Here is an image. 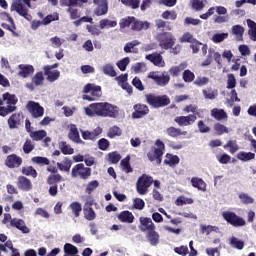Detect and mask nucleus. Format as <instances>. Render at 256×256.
I'll use <instances>...</instances> for the list:
<instances>
[{
	"label": "nucleus",
	"mask_w": 256,
	"mask_h": 256,
	"mask_svg": "<svg viewBox=\"0 0 256 256\" xmlns=\"http://www.w3.org/2000/svg\"><path fill=\"white\" fill-rule=\"evenodd\" d=\"M94 5L97 7L94 9V15L96 17H103L109 13V1L108 0H93Z\"/></svg>",
	"instance_id": "9b49d317"
},
{
	"label": "nucleus",
	"mask_w": 256,
	"mask_h": 256,
	"mask_svg": "<svg viewBox=\"0 0 256 256\" xmlns=\"http://www.w3.org/2000/svg\"><path fill=\"white\" fill-rule=\"evenodd\" d=\"M134 112L132 113V119H143L146 115H149V106L146 104L138 103L133 106Z\"/></svg>",
	"instance_id": "ddd939ff"
},
{
	"label": "nucleus",
	"mask_w": 256,
	"mask_h": 256,
	"mask_svg": "<svg viewBox=\"0 0 256 256\" xmlns=\"http://www.w3.org/2000/svg\"><path fill=\"white\" fill-rule=\"evenodd\" d=\"M64 253L68 256H79L77 253H79V249L77 247L73 246L71 243H66L64 245Z\"/></svg>",
	"instance_id": "58836bf2"
},
{
	"label": "nucleus",
	"mask_w": 256,
	"mask_h": 256,
	"mask_svg": "<svg viewBox=\"0 0 256 256\" xmlns=\"http://www.w3.org/2000/svg\"><path fill=\"white\" fill-rule=\"evenodd\" d=\"M211 117H213V119H216V121H223L227 119L228 115L224 109L213 108L211 110Z\"/></svg>",
	"instance_id": "cd10ccee"
},
{
	"label": "nucleus",
	"mask_w": 256,
	"mask_h": 256,
	"mask_svg": "<svg viewBox=\"0 0 256 256\" xmlns=\"http://www.w3.org/2000/svg\"><path fill=\"white\" fill-rule=\"evenodd\" d=\"M238 198L243 205H253V203H255V199H253V197L249 196L247 193H240Z\"/></svg>",
	"instance_id": "a18cd8bd"
},
{
	"label": "nucleus",
	"mask_w": 256,
	"mask_h": 256,
	"mask_svg": "<svg viewBox=\"0 0 256 256\" xmlns=\"http://www.w3.org/2000/svg\"><path fill=\"white\" fill-rule=\"evenodd\" d=\"M193 198H185V196H179L176 199V205L182 207V205H192Z\"/></svg>",
	"instance_id": "052dcab7"
},
{
	"label": "nucleus",
	"mask_w": 256,
	"mask_h": 256,
	"mask_svg": "<svg viewBox=\"0 0 256 256\" xmlns=\"http://www.w3.org/2000/svg\"><path fill=\"white\" fill-rule=\"evenodd\" d=\"M107 157H108V161L113 165H117V163L121 161V154H119V152L117 151L108 153Z\"/></svg>",
	"instance_id": "8fccbe9b"
},
{
	"label": "nucleus",
	"mask_w": 256,
	"mask_h": 256,
	"mask_svg": "<svg viewBox=\"0 0 256 256\" xmlns=\"http://www.w3.org/2000/svg\"><path fill=\"white\" fill-rule=\"evenodd\" d=\"M179 161V156L167 153L166 159L164 160V165L175 167V165H179Z\"/></svg>",
	"instance_id": "c756f323"
},
{
	"label": "nucleus",
	"mask_w": 256,
	"mask_h": 256,
	"mask_svg": "<svg viewBox=\"0 0 256 256\" xmlns=\"http://www.w3.org/2000/svg\"><path fill=\"white\" fill-rule=\"evenodd\" d=\"M17 111V107L12 106H0V117H7V115L11 113H15Z\"/></svg>",
	"instance_id": "13d9d810"
},
{
	"label": "nucleus",
	"mask_w": 256,
	"mask_h": 256,
	"mask_svg": "<svg viewBox=\"0 0 256 256\" xmlns=\"http://www.w3.org/2000/svg\"><path fill=\"white\" fill-rule=\"evenodd\" d=\"M145 59L153 63L155 67H165V61L160 53L154 52L152 54L146 55Z\"/></svg>",
	"instance_id": "f3484780"
},
{
	"label": "nucleus",
	"mask_w": 256,
	"mask_h": 256,
	"mask_svg": "<svg viewBox=\"0 0 256 256\" xmlns=\"http://www.w3.org/2000/svg\"><path fill=\"white\" fill-rule=\"evenodd\" d=\"M22 149L25 155H29V153H31L35 149V144H33V141L31 139H26Z\"/></svg>",
	"instance_id": "3c124183"
},
{
	"label": "nucleus",
	"mask_w": 256,
	"mask_h": 256,
	"mask_svg": "<svg viewBox=\"0 0 256 256\" xmlns=\"http://www.w3.org/2000/svg\"><path fill=\"white\" fill-rule=\"evenodd\" d=\"M68 137L70 141H73V143L83 144V140H81V137L79 136V129L77 128V125L70 124V130L68 133Z\"/></svg>",
	"instance_id": "aec40b11"
},
{
	"label": "nucleus",
	"mask_w": 256,
	"mask_h": 256,
	"mask_svg": "<svg viewBox=\"0 0 256 256\" xmlns=\"http://www.w3.org/2000/svg\"><path fill=\"white\" fill-rule=\"evenodd\" d=\"M61 181H63L61 174H50L47 177L46 183L47 185H57V183H61Z\"/></svg>",
	"instance_id": "a19ab883"
},
{
	"label": "nucleus",
	"mask_w": 256,
	"mask_h": 256,
	"mask_svg": "<svg viewBox=\"0 0 256 256\" xmlns=\"http://www.w3.org/2000/svg\"><path fill=\"white\" fill-rule=\"evenodd\" d=\"M122 131L119 126H113L109 129L107 135L110 139H115V137H121Z\"/></svg>",
	"instance_id": "864d4df0"
},
{
	"label": "nucleus",
	"mask_w": 256,
	"mask_h": 256,
	"mask_svg": "<svg viewBox=\"0 0 256 256\" xmlns=\"http://www.w3.org/2000/svg\"><path fill=\"white\" fill-rule=\"evenodd\" d=\"M117 219L120 221V223L131 224L135 221V216L133 215V212L124 210L117 215Z\"/></svg>",
	"instance_id": "412c9836"
},
{
	"label": "nucleus",
	"mask_w": 256,
	"mask_h": 256,
	"mask_svg": "<svg viewBox=\"0 0 256 256\" xmlns=\"http://www.w3.org/2000/svg\"><path fill=\"white\" fill-rule=\"evenodd\" d=\"M130 161H131V156H126L120 162L122 170L125 171L126 173H133V168L131 167Z\"/></svg>",
	"instance_id": "ea45409f"
},
{
	"label": "nucleus",
	"mask_w": 256,
	"mask_h": 256,
	"mask_svg": "<svg viewBox=\"0 0 256 256\" xmlns=\"http://www.w3.org/2000/svg\"><path fill=\"white\" fill-rule=\"evenodd\" d=\"M146 237L150 245H159V233H157V231L151 230L150 232L147 233Z\"/></svg>",
	"instance_id": "c9c22d12"
},
{
	"label": "nucleus",
	"mask_w": 256,
	"mask_h": 256,
	"mask_svg": "<svg viewBox=\"0 0 256 256\" xmlns=\"http://www.w3.org/2000/svg\"><path fill=\"white\" fill-rule=\"evenodd\" d=\"M44 75L46 76L49 83H55L59 77H61V72L59 70H50L49 68L43 67Z\"/></svg>",
	"instance_id": "5701e85b"
},
{
	"label": "nucleus",
	"mask_w": 256,
	"mask_h": 256,
	"mask_svg": "<svg viewBox=\"0 0 256 256\" xmlns=\"http://www.w3.org/2000/svg\"><path fill=\"white\" fill-rule=\"evenodd\" d=\"M43 81H45V76H43L42 72H37L32 78V83L36 87L43 85Z\"/></svg>",
	"instance_id": "6e6d98bb"
},
{
	"label": "nucleus",
	"mask_w": 256,
	"mask_h": 256,
	"mask_svg": "<svg viewBox=\"0 0 256 256\" xmlns=\"http://www.w3.org/2000/svg\"><path fill=\"white\" fill-rule=\"evenodd\" d=\"M245 33V28L241 25L232 26V34L235 35L237 41H243V34Z\"/></svg>",
	"instance_id": "473e14b6"
},
{
	"label": "nucleus",
	"mask_w": 256,
	"mask_h": 256,
	"mask_svg": "<svg viewBox=\"0 0 256 256\" xmlns=\"http://www.w3.org/2000/svg\"><path fill=\"white\" fill-rule=\"evenodd\" d=\"M202 93L205 99L213 100L217 97V92H215L213 88H206L202 90Z\"/></svg>",
	"instance_id": "e2e57ef3"
},
{
	"label": "nucleus",
	"mask_w": 256,
	"mask_h": 256,
	"mask_svg": "<svg viewBox=\"0 0 256 256\" xmlns=\"http://www.w3.org/2000/svg\"><path fill=\"white\" fill-rule=\"evenodd\" d=\"M97 187H99V181L93 180L86 185L85 191L88 195H91V193H93V191H95V189H97Z\"/></svg>",
	"instance_id": "338daca9"
},
{
	"label": "nucleus",
	"mask_w": 256,
	"mask_h": 256,
	"mask_svg": "<svg viewBox=\"0 0 256 256\" xmlns=\"http://www.w3.org/2000/svg\"><path fill=\"white\" fill-rule=\"evenodd\" d=\"M120 2L130 9H139V5H141V0H120Z\"/></svg>",
	"instance_id": "49530a36"
},
{
	"label": "nucleus",
	"mask_w": 256,
	"mask_h": 256,
	"mask_svg": "<svg viewBox=\"0 0 256 256\" xmlns=\"http://www.w3.org/2000/svg\"><path fill=\"white\" fill-rule=\"evenodd\" d=\"M248 27L250 30L248 31V35H250V39L252 41H256V23L253 20H247Z\"/></svg>",
	"instance_id": "09e8293b"
},
{
	"label": "nucleus",
	"mask_w": 256,
	"mask_h": 256,
	"mask_svg": "<svg viewBox=\"0 0 256 256\" xmlns=\"http://www.w3.org/2000/svg\"><path fill=\"white\" fill-rule=\"evenodd\" d=\"M229 37V33H216L212 36L213 43H223Z\"/></svg>",
	"instance_id": "680f3d73"
},
{
	"label": "nucleus",
	"mask_w": 256,
	"mask_h": 256,
	"mask_svg": "<svg viewBox=\"0 0 256 256\" xmlns=\"http://www.w3.org/2000/svg\"><path fill=\"white\" fill-rule=\"evenodd\" d=\"M176 41L175 36L169 32H164L158 36L159 47L165 49V51L173 49Z\"/></svg>",
	"instance_id": "6e6552de"
},
{
	"label": "nucleus",
	"mask_w": 256,
	"mask_h": 256,
	"mask_svg": "<svg viewBox=\"0 0 256 256\" xmlns=\"http://www.w3.org/2000/svg\"><path fill=\"white\" fill-rule=\"evenodd\" d=\"M222 217L226 223L232 225V227H245L247 222L241 216L237 215L235 212L224 211L222 212Z\"/></svg>",
	"instance_id": "39448f33"
},
{
	"label": "nucleus",
	"mask_w": 256,
	"mask_h": 256,
	"mask_svg": "<svg viewBox=\"0 0 256 256\" xmlns=\"http://www.w3.org/2000/svg\"><path fill=\"white\" fill-rule=\"evenodd\" d=\"M10 225L11 227H16V229L22 231L25 234L29 233L30 231L27 225H25V221L23 219L13 218L10 220Z\"/></svg>",
	"instance_id": "b1692460"
},
{
	"label": "nucleus",
	"mask_w": 256,
	"mask_h": 256,
	"mask_svg": "<svg viewBox=\"0 0 256 256\" xmlns=\"http://www.w3.org/2000/svg\"><path fill=\"white\" fill-rule=\"evenodd\" d=\"M184 113H193L187 116H177L174 121L179 125V127H189L197 121V117H201L199 113V107L197 105L189 104L183 109Z\"/></svg>",
	"instance_id": "f03ea898"
},
{
	"label": "nucleus",
	"mask_w": 256,
	"mask_h": 256,
	"mask_svg": "<svg viewBox=\"0 0 256 256\" xmlns=\"http://www.w3.org/2000/svg\"><path fill=\"white\" fill-rule=\"evenodd\" d=\"M138 45H141V42L139 40H133L126 43L124 46V53H137V49L135 50V47H137Z\"/></svg>",
	"instance_id": "f704fd0d"
},
{
	"label": "nucleus",
	"mask_w": 256,
	"mask_h": 256,
	"mask_svg": "<svg viewBox=\"0 0 256 256\" xmlns=\"http://www.w3.org/2000/svg\"><path fill=\"white\" fill-rule=\"evenodd\" d=\"M153 185V177L143 174L140 176L136 183V190L139 195H147L149 187Z\"/></svg>",
	"instance_id": "423d86ee"
},
{
	"label": "nucleus",
	"mask_w": 256,
	"mask_h": 256,
	"mask_svg": "<svg viewBox=\"0 0 256 256\" xmlns=\"http://www.w3.org/2000/svg\"><path fill=\"white\" fill-rule=\"evenodd\" d=\"M2 99L4 103H6L7 107H17L15 105H17V103L19 102L17 96L9 92L2 94Z\"/></svg>",
	"instance_id": "393cba45"
},
{
	"label": "nucleus",
	"mask_w": 256,
	"mask_h": 256,
	"mask_svg": "<svg viewBox=\"0 0 256 256\" xmlns=\"http://www.w3.org/2000/svg\"><path fill=\"white\" fill-rule=\"evenodd\" d=\"M129 63H131V59H129V57H125L123 59H121L120 61H118L116 63L118 69H120V71H126L127 70V65H129Z\"/></svg>",
	"instance_id": "0e129e2a"
},
{
	"label": "nucleus",
	"mask_w": 256,
	"mask_h": 256,
	"mask_svg": "<svg viewBox=\"0 0 256 256\" xmlns=\"http://www.w3.org/2000/svg\"><path fill=\"white\" fill-rule=\"evenodd\" d=\"M166 133L168 137L177 138L180 137V135H187V131H181V128H175L173 126H170L166 129Z\"/></svg>",
	"instance_id": "c85d7f7f"
},
{
	"label": "nucleus",
	"mask_w": 256,
	"mask_h": 256,
	"mask_svg": "<svg viewBox=\"0 0 256 256\" xmlns=\"http://www.w3.org/2000/svg\"><path fill=\"white\" fill-rule=\"evenodd\" d=\"M214 131L216 132L217 135L221 136V135H224V133H229V128L217 122L214 124Z\"/></svg>",
	"instance_id": "603ef678"
},
{
	"label": "nucleus",
	"mask_w": 256,
	"mask_h": 256,
	"mask_svg": "<svg viewBox=\"0 0 256 256\" xmlns=\"http://www.w3.org/2000/svg\"><path fill=\"white\" fill-rule=\"evenodd\" d=\"M71 165H73V162L69 160V158H65L62 163H57V167L60 171H66L69 172L71 170Z\"/></svg>",
	"instance_id": "c03bdc74"
},
{
	"label": "nucleus",
	"mask_w": 256,
	"mask_h": 256,
	"mask_svg": "<svg viewBox=\"0 0 256 256\" xmlns=\"http://www.w3.org/2000/svg\"><path fill=\"white\" fill-rule=\"evenodd\" d=\"M191 185L198 191H207V183L202 178L192 177L191 178Z\"/></svg>",
	"instance_id": "bb28decb"
},
{
	"label": "nucleus",
	"mask_w": 256,
	"mask_h": 256,
	"mask_svg": "<svg viewBox=\"0 0 256 256\" xmlns=\"http://www.w3.org/2000/svg\"><path fill=\"white\" fill-rule=\"evenodd\" d=\"M148 79H153L156 85H159L160 87H165L166 85H169V82L171 81V76L165 73H163L162 76H159L157 75V72H150L148 74Z\"/></svg>",
	"instance_id": "f8f14e48"
},
{
	"label": "nucleus",
	"mask_w": 256,
	"mask_h": 256,
	"mask_svg": "<svg viewBox=\"0 0 256 256\" xmlns=\"http://www.w3.org/2000/svg\"><path fill=\"white\" fill-rule=\"evenodd\" d=\"M71 176L74 179H77V177H79V179H82L83 181H87V179H89V177H91V168L85 167V164H83V163L76 164L72 168Z\"/></svg>",
	"instance_id": "0eeeda50"
},
{
	"label": "nucleus",
	"mask_w": 256,
	"mask_h": 256,
	"mask_svg": "<svg viewBox=\"0 0 256 256\" xmlns=\"http://www.w3.org/2000/svg\"><path fill=\"white\" fill-rule=\"evenodd\" d=\"M52 21H59V13L47 15L42 20V25H49Z\"/></svg>",
	"instance_id": "69168bd1"
},
{
	"label": "nucleus",
	"mask_w": 256,
	"mask_h": 256,
	"mask_svg": "<svg viewBox=\"0 0 256 256\" xmlns=\"http://www.w3.org/2000/svg\"><path fill=\"white\" fill-rule=\"evenodd\" d=\"M151 27V23L147 21H141V20H136L134 17V21L132 22L131 25V30L132 31H147Z\"/></svg>",
	"instance_id": "4be33fe9"
},
{
	"label": "nucleus",
	"mask_w": 256,
	"mask_h": 256,
	"mask_svg": "<svg viewBox=\"0 0 256 256\" xmlns=\"http://www.w3.org/2000/svg\"><path fill=\"white\" fill-rule=\"evenodd\" d=\"M84 218L87 221H95L97 219V213L93 210V203L86 202L83 207Z\"/></svg>",
	"instance_id": "a211bd4d"
},
{
	"label": "nucleus",
	"mask_w": 256,
	"mask_h": 256,
	"mask_svg": "<svg viewBox=\"0 0 256 256\" xmlns=\"http://www.w3.org/2000/svg\"><path fill=\"white\" fill-rule=\"evenodd\" d=\"M85 113L88 117H110L115 119L119 115V108L109 102L92 103L85 108Z\"/></svg>",
	"instance_id": "f257e3e1"
},
{
	"label": "nucleus",
	"mask_w": 256,
	"mask_h": 256,
	"mask_svg": "<svg viewBox=\"0 0 256 256\" xmlns=\"http://www.w3.org/2000/svg\"><path fill=\"white\" fill-rule=\"evenodd\" d=\"M19 69L20 77L27 78L29 77V75H33V73H35V68L33 67V65L20 64Z\"/></svg>",
	"instance_id": "a878e982"
},
{
	"label": "nucleus",
	"mask_w": 256,
	"mask_h": 256,
	"mask_svg": "<svg viewBox=\"0 0 256 256\" xmlns=\"http://www.w3.org/2000/svg\"><path fill=\"white\" fill-rule=\"evenodd\" d=\"M27 111L32 115L33 119H41L45 115V108L39 102L29 101L26 105Z\"/></svg>",
	"instance_id": "1a4fd4ad"
},
{
	"label": "nucleus",
	"mask_w": 256,
	"mask_h": 256,
	"mask_svg": "<svg viewBox=\"0 0 256 256\" xmlns=\"http://www.w3.org/2000/svg\"><path fill=\"white\" fill-rule=\"evenodd\" d=\"M30 137L32 138V141H43L45 137H47V131L45 130H36L30 132Z\"/></svg>",
	"instance_id": "72a5a7b5"
},
{
	"label": "nucleus",
	"mask_w": 256,
	"mask_h": 256,
	"mask_svg": "<svg viewBox=\"0 0 256 256\" xmlns=\"http://www.w3.org/2000/svg\"><path fill=\"white\" fill-rule=\"evenodd\" d=\"M5 165L9 169H17L18 167H21V165H23V158H21V156H18L17 154L8 155L5 160Z\"/></svg>",
	"instance_id": "2eb2a0df"
},
{
	"label": "nucleus",
	"mask_w": 256,
	"mask_h": 256,
	"mask_svg": "<svg viewBox=\"0 0 256 256\" xmlns=\"http://www.w3.org/2000/svg\"><path fill=\"white\" fill-rule=\"evenodd\" d=\"M139 226L138 228L140 229V231H142V233L145 232H151V231H155L156 226L155 223H153V220L150 217H143L141 216L139 218Z\"/></svg>",
	"instance_id": "4468645a"
},
{
	"label": "nucleus",
	"mask_w": 256,
	"mask_h": 256,
	"mask_svg": "<svg viewBox=\"0 0 256 256\" xmlns=\"http://www.w3.org/2000/svg\"><path fill=\"white\" fill-rule=\"evenodd\" d=\"M102 71L104 75H108L109 77H117V72L115 71V68L111 64H105L102 67Z\"/></svg>",
	"instance_id": "de8ad7c7"
},
{
	"label": "nucleus",
	"mask_w": 256,
	"mask_h": 256,
	"mask_svg": "<svg viewBox=\"0 0 256 256\" xmlns=\"http://www.w3.org/2000/svg\"><path fill=\"white\" fill-rule=\"evenodd\" d=\"M155 146L152 147L151 150L147 153V157L149 161H156L157 165H161L163 161V155L165 153V143L161 141V139H157L155 141Z\"/></svg>",
	"instance_id": "7ed1b4c3"
},
{
	"label": "nucleus",
	"mask_w": 256,
	"mask_h": 256,
	"mask_svg": "<svg viewBox=\"0 0 256 256\" xmlns=\"http://www.w3.org/2000/svg\"><path fill=\"white\" fill-rule=\"evenodd\" d=\"M25 117L21 113H14L8 118L9 129H19L20 125H23Z\"/></svg>",
	"instance_id": "dca6fc26"
},
{
	"label": "nucleus",
	"mask_w": 256,
	"mask_h": 256,
	"mask_svg": "<svg viewBox=\"0 0 256 256\" xmlns=\"http://www.w3.org/2000/svg\"><path fill=\"white\" fill-rule=\"evenodd\" d=\"M182 79L185 83H193L195 81V73L191 70H184Z\"/></svg>",
	"instance_id": "4d7b16f0"
},
{
	"label": "nucleus",
	"mask_w": 256,
	"mask_h": 256,
	"mask_svg": "<svg viewBox=\"0 0 256 256\" xmlns=\"http://www.w3.org/2000/svg\"><path fill=\"white\" fill-rule=\"evenodd\" d=\"M183 69H185V66H183V64H180L179 66H172L169 69V73L172 77H179V75H181V71H183Z\"/></svg>",
	"instance_id": "bf43d9fd"
},
{
	"label": "nucleus",
	"mask_w": 256,
	"mask_h": 256,
	"mask_svg": "<svg viewBox=\"0 0 256 256\" xmlns=\"http://www.w3.org/2000/svg\"><path fill=\"white\" fill-rule=\"evenodd\" d=\"M230 245H231L232 247H235V249L241 250V249H243V247H245V242H243V241H241V240H238L236 237L233 236V237L230 239Z\"/></svg>",
	"instance_id": "774afa93"
},
{
	"label": "nucleus",
	"mask_w": 256,
	"mask_h": 256,
	"mask_svg": "<svg viewBox=\"0 0 256 256\" xmlns=\"http://www.w3.org/2000/svg\"><path fill=\"white\" fill-rule=\"evenodd\" d=\"M22 175H26V177H33V179H37V170L34 169L33 166H25L21 169Z\"/></svg>",
	"instance_id": "e433bc0d"
},
{
	"label": "nucleus",
	"mask_w": 256,
	"mask_h": 256,
	"mask_svg": "<svg viewBox=\"0 0 256 256\" xmlns=\"http://www.w3.org/2000/svg\"><path fill=\"white\" fill-rule=\"evenodd\" d=\"M11 9L13 11H16L20 17H24L26 21H31L33 19V16L29 14V10L23 5V0H16L15 2L12 3Z\"/></svg>",
	"instance_id": "9d476101"
},
{
	"label": "nucleus",
	"mask_w": 256,
	"mask_h": 256,
	"mask_svg": "<svg viewBox=\"0 0 256 256\" xmlns=\"http://www.w3.org/2000/svg\"><path fill=\"white\" fill-rule=\"evenodd\" d=\"M99 27L100 29H111L113 27H117V21L105 18L100 20Z\"/></svg>",
	"instance_id": "4c0bfd02"
},
{
	"label": "nucleus",
	"mask_w": 256,
	"mask_h": 256,
	"mask_svg": "<svg viewBox=\"0 0 256 256\" xmlns=\"http://www.w3.org/2000/svg\"><path fill=\"white\" fill-rule=\"evenodd\" d=\"M17 187L20 191H31L33 184L31 180L25 176H19L17 181Z\"/></svg>",
	"instance_id": "6ab92c4d"
},
{
	"label": "nucleus",
	"mask_w": 256,
	"mask_h": 256,
	"mask_svg": "<svg viewBox=\"0 0 256 256\" xmlns=\"http://www.w3.org/2000/svg\"><path fill=\"white\" fill-rule=\"evenodd\" d=\"M237 159L239 161H242L244 163H246L247 161H253V159H255V153L253 152H245V151H240L237 154Z\"/></svg>",
	"instance_id": "7c9ffc66"
},
{
	"label": "nucleus",
	"mask_w": 256,
	"mask_h": 256,
	"mask_svg": "<svg viewBox=\"0 0 256 256\" xmlns=\"http://www.w3.org/2000/svg\"><path fill=\"white\" fill-rule=\"evenodd\" d=\"M69 209H71L72 214L74 215V217L79 218L81 217V211H83V206L81 205L80 202H72L69 205Z\"/></svg>",
	"instance_id": "2f4dec72"
},
{
	"label": "nucleus",
	"mask_w": 256,
	"mask_h": 256,
	"mask_svg": "<svg viewBox=\"0 0 256 256\" xmlns=\"http://www.w3.org/2000/svg\"><path fill=\"white\" fill-rule=\"evenodd\" d=\"M146 103L154 109H161V107H167L171 105V99L167 95L157 96L155 94H145Z\"/></svg>",
	"instance_id": "20e7f679"
},
{
	"label": "nucleus",
	"mask_w": 256,
	"mask_h": 256,
	"mask_svg": "<svg viewBox=\"0 0 256 256\" xmlns=\"http://www.w3.org/2000/svg\"><path fill=\"white\" fill-rule=\"evenodd\" d=\"M225 149H230V153L233 155L239 151V145L236 141L229 140L224 146Z\"/></svg>",
	"instance_id": "5fc2aeb1"
},
{
	"label": "nucleus",
	"mask_w": 256,
	"mask_h": 256,
	"mask_svg": "<svg viewBox=\"0 0 256 256\" xmlns=\"http://www.w3.org/2000/svg\"><path fill=\"white\" fill-rule=\"evenodd\" d=\"M31 161L32 163H36V165H40L41 167L51 164L49 158L43 156H34L32 157Z\"/></svg>",
	"instance_id": "79ce46f5"
},
{
	"label": "nucleus",
	"mask_w": 256,
	"mask_h": 256,
	"mask_svg": "<svg viewBox=\"0 0 256 256\" xmlns=\"http://www.w3.org/2000/svg\"><path fill=\"white\" fill-rule=\"evenodd\" d=\"M134 21H135V16H127L125 18H122L119 22L120 29H125L127 27H131V25H133Z\"/></svg>",
	"instance_id": "37998d69"
}]
</instances>
